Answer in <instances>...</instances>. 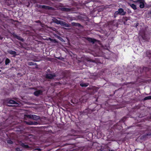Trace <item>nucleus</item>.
<instances>
[{
	"instance_id": "nucleus-22",
	"label": "nucleus",
	"mask_w": 151,
	"mask_h": 151,
	"mask_svg": "<svg viewBox=\"0 0 151 151\" xmlns=\"http://www.w3.org/2000/svg\"><path fill=\"white\" fill-rule=\"evenodd\" d=\"M131 7L134 10H136L137 9L136 6L135 5L133 4H131L130 5Z\"/></svg>"
},
{
	"instance_id": "nucleus-6",
	"label": "nucleus",
	"mask_w": 151,
	"mask_h": 151,
	"mask_svg": "<svg viewBox=\"0 0 151 151\" xmlns=\"http://www.w3.org/2000/svg\"><path fill=\"white\" fill-rule=\"evenodd\" d=\"M73 8H68L65 7L62 8L60 9V10L61 11L65 12H70L73 11Z\"/></svg>"
},
{
	"instance_id": "nucleus-20",
	"label": "nucleus",
	"mask_w": 151,
	"mask_h": 151,
	"mask_svg": "<svg viewBox=\"0 0 151 151\" xmlns=\"http://www.w3.org/2000/svg\"><path fill=\"white\" fill-rule=\"evenodd\" d=\"M21 146L25 148H27L29 147L28 145H25L24 143H21Z\"/></svg>"
},
{
	"instance_id": "nucleus-11",
	"label": "nucleus",
	"mask_w": 151,
	"mask_h": 151,
	"mask_svg": "<svg viewBox=\"0 0 151 151\" xmlns=\"http://www.w3.org/2000/svg\"><path fill=\"white\" fill-rule=\"evenodd\" d=\"M42 9H45L51 10H53L54 8L51 7L49 6H47L45 5H42Z\"/></svg>"
},
{
	"instance_id": "nucleus-39",
	"label": "nucleus",
	"mask_w": 151,
	"mask_h": 151,
	"mask_svg": "<svg viewBox=\"0 0 151 151\" xmlns=\"http://www.w3.org/2000/svg\"><path fill=\"white\" fill-rule=\"evenodd\" d=\"M39 151H41V150L40 149H37Z\"/></svg>"
},
{
	"instance_id": "nucleus-21",
	"label": "nucleus",
	"mask_w": 151,
	"mask_h": 151,
	"mask_svg": "<svg viewBox=\"0 0 151 151\" xmlns=\"http://www.w3.org/2000/svg\"><path fill=\"white\" fill-rule=\"evenodd\" d=\"M72 24L73 26H77L78 27H80L81 26V25L80 24L78 23H76L75 22H72Z\"/></svg>"
},
{
	"instance_id": "nucleus-8",
	"label": "nucleus",
	"mask_w": 151,
	"mask_h": 151,
	"mask_svg": "<svg viewBox=\"0 0 151 151\" xmlns=\"http://www.w3.org/2000/svg\"><path fill=\"white\" fill-rule=\"evenodd\" d=\"M60 25L62 26L67 27H70V24H68L65 22H63V21H62Z\"/></svg>"
},
{
	"instance_id": "nucleus-1",
	"label": "nucleus",
	"mask_w": 151,
	"mask_h": 151,
	"mask_svg": "<svg viewBox=\"0 0 151 151\" xmlns=\"http://www.w3.org/2000/svg\"><path fill=\"white\" fill-rule=\"evenodd\" d=\"M140 35L141 36L144 42H148L150 39L149 35L145 33V30H142L140 32Z\"/></svg>"
},
{
	"instance_id": "nucleus-5",
	"label": "nucleus",
	"mask_w": 151,
	"mask_h": 151,
	"mask_svg": "<svg viewBox=\"0 0 151 151\" xmlns=\"http://www.w3.org/2000/svg\"><path fill=\"white\" fill-rule=\"evenodd\" d=\"M137 2H139V7L141 8H143L145 6V1L144 0H137Z\"/></svg>"
},
{
	"instance_id": "nucleus-48",
	"label": "nucleus",
	"mask_w": 151,
	"mask_h": 151,
	"mask_svg": "<svg viewBox=\"0 0 151 151\" xmlns=\"http://www.w3.org/2000/svg\"><path fill=\"white\" fill-rule=\"evenodd\" d=\"M122 121H123V122H124V121H123V119H122Z\"/></svg>"
},
{
	"instance_id": "nucleus-4",
	"label": "nucleus",
	"mask_w": 151,
	"mask_h": 151,
	"mask_svg": "<svg viewBox=\"0 0 151 151\" xmlns=\"http://www.w3.org/2000/svg\"><path fill=\"white\" fill-rule=\"evenodd\" d=\"M56 76L55 74H46L45 76V78L47 79H52Z\"/></svg>"
},
{
	"instance_id": "nucleus-31",
	"label": "nucleus",
	"mask_w": 151,
	"mask_h": 151,
	"mask_svg": "<svg viewBox=\"0 0 151 151\" xmlns=\"http://www.w3.org/2000/svg\"><path fill=\"white\" fill-rule=\"evenodd\" d=\"M16 151H21L22 150H21L19 148L17 147L15 149Z\"/></svg>"
},
{
	"instance_id": "nucleus-42",
	"label": "nucleus",
	"mask_w": 151,
	"mask_h": 151,
	"mask_svg": "<svg viewBox=\"0 0 151 151\" xmlns=\"http://www.w3.org/2000/svg\"><path fill=\"white\" fill-rule=\"evenodd\" d=\"M3 68H4L3 67H1V69H2Z\"/></svg>"
},
{
	"instance_id": "nucleus-47",
	"label": "nucleus",
	"mask_w": 151,
	"mask_h": 151,
	"mask_svg": "<svg viewBox=\"0 0 151 151\" xmlns=\"http://www.w3.org/2000/svg\"><path fill=\"white\" fill-rule=\"evenodd\" d=\"M1 70H0V72H1Z\"/></svg>"
},
{
	"instance_id": "nucleus-12",
	"label": "nucleus",
	"mask_w": 151,
	"mask_h": 151,
	"mask_svg": "<svg viewBox=\"0 0 151 151\" xmlns=\"http://www.w3.org/2000/svg\"><path fill=\"white\" fill-rule=\"evenodd\" d=\"M62 21L58 20L55 18H54L53 19V22L58 24L61 25Z\"/></svg>"
},
{
	"instance_id": "nucleus-10",
	"label": "nucleus",
	"mask_w": 151,
	"mask_h": 151,
	"mask_svg": "<svg viewBox=\"0 0 151 151\" xmlns=\"http://www.w3.org/2000/svg\"><path fill=\"white\" fill-rule=\"evenodd\" d=\"M42 93V91L41 90H39L35 91L34 92V94L36 96H38L40 94H41Z\"/></svg>"
},
{
	"instance_id": "nucleus-27",
	"label": "nucleus",
	"mask_w": 151,
	"mask_h": 151,
	"mask_svg": "<svg viewBox=\"0 0 151 151\" xmlns=\"http://www.w3.org/2000/svg\"><path fill=\"white\" fill-rule=\"evenodd\" d=\"M7 143L9 144H12L13 143V142L10 139L7 140Z\"/></svg>"
},
{
	"instance_id": "nucleus-33",
	"label": "nucleus",
	"mask_w": 151,
	"mask_h": 151,
	"mask_svg": "<svg viewBox=\"0 0 151 151\" xmlns=\"http://www.w3.org/2000/svg\"><path fill=\"white\" fill-rule=\"evenodd\" d=\"M31 60H32L33 61H36V60L35 59H32Z\"/></svg>"
},
{
	"instance_id": "nucleus-38",
	"label": "nucleus",
	"mask_w": 151,
	"mask_h": 151,
	"mask_svg": "<svg viewBox=\"0 0 151 151\" xmlns=\"http://www.w3.org/2000/svg\"><path fill=\"white\" fill-rule=\"evenodd\" d=\"M148 14H151V10L149 12Z\"/></svg>"
},
{
	"instance_id": "nucleus-17",
	"label": "nucleus",
	"mask_w": 151,
	"mask_h": 151,
	"mask_svg": "<svg viewBox=\"0 0 151 151\" xmlns=\"http://www.w3.org/2000/svg\"><path fill=\"white\" fill-rule=\"evenodd\" d=\"M151 132L146 133L145 134L142 135L141 137H143V138H145L147 137L148 136H151Z\"/></svg>"
},
{
	"instance_id": "nucleus-3",
	"label": "nucleus",
	"mask_w": 151,
	"mask_h": 151,
	"mask_svg": "<svg viewBox=\"0 0 151 151\" xmlns=\"http://www.w3.org/2000/svg\"><path fill=\"white\" fill-rule=\"evenodd\" d=\"M27 117L36 120L40 119V116L35 115H27Z\"/></svg>"
},
{
	"instance_id": "nucleus-2",
	"label": "nucleus",
	"mask_w": 151,
	"mask_h": 151,
	"mask_svg": "<svg viewBox=\"0 0 151 151\" xmlns=\"http://www.w3.org/2000/svg\"><path fill=\"white\" fill-rule=\"evenodd\" d=\"M3 104L4 105H5L7 106H12V105H9L8 104H17V103L15 101L9 99H6L3 102Z\"/></svg>"
},
{
	"instance_id": "nucleus-46",
	"label": "nucleus",
	"mask_w": 151,
	"mask_h": 151,
	"mask_svg": "<svg viewBox=\"0 0 151 151\" xmlns=\"http://www.w3.org/2000/svg\"><path fill=\"white\" fill-rule=\"evenodd\" d=\"M50 131L52 132V131L51 130H50L49 132H50Z\"/></svg>"
},
{
	"instance_id": "nucleus-43",
	"label": "nucleus",
	"mask_w": 151,
	"mask_h": 151,
	"mask_svg": "<svg viewBox=\"0 0 151 151\" xmlns=\"http://www.w3.org/2000/svg\"><path fill=\"white\" fill-rule=\"evenodd\" d=\"M53 40L55 41L54 42H56V40Z\"/></svg>"
},
{
	"instance_id": "nucleus-16",
	"label": "nucleus",
	"mask_w": 151,
	"mask_h": 151,
	"mask_svg": "<svg viewBox=\"0 0 151 151\" xmlns=\"http://www.w3.org/2000/svg\"><path fill=\"white\" fill-rule=\"evenodd\" d=\"M28 64L29 65H36L35 66H38L37 65V64L33 62L29 61L28 63Z\"/></svg>"
},
{
	"instance_id": "nucleus-26",
	"label": "nucleus",
	"mask_w": 151,
	"mask_h": 151,
	"mask_svg": "<svg viewBox=\"0 0 151 151\" xmlns=\"http://www.w3.org/2000/svg\"><path fill=\"white\" fill-rule=\"evenodd\" d=\"M119 14V13L118 11H116L114 14V18L116 17L117 16H118Z\"/></svg>"
},
{
	"instance_id": "nucleus-23",
	"label": "nucleus",
	"mask_w": 151,
	"mask_h": 151,
	"mask_svg": "<svg viewBox=\"0 0 151 151\" xmlns=\"http://www.w3.org/2000/svg\"><path fill=\"white\" fill-rule=\"evenodd\" d=\"M10 62V60L8 58L6 59L5 61V64L6 65H7Z\"/></svg>"
},
{
	"instance_id": "nucleus-15",
	"label": "nucleus",
	"mask_w": 151,
	"mask_h": 151,
	"mask_svg": "<svg viewBox=\"0 0 151 151\" xmlns=\"http://www.w3.org/2000/svg\"><path fill=\"white\" fill-rule=\"evenodd\" d=\"M8 53L11 55H16L17 53L15 51H14L10 50L8 51Z\"/></svg>"
},
{
	"instance_id": "nucleus-25",
	"label": "nucleus",
	"mask_w": 151,
	"mask_h": 151,
	"mask_svg": "<svg viewBox=\"0 0 151 151\" xmlns=\"http://www.w3.org/2000/svg\"><path fill=\"white\" fill-rule=\"evenodd\" d=\"M149 99H151V96H146L144 99V100H146Z\"/></svg>"
},
{
	"instance_id": "nucleus-34",
	"label": "nucleus",
	"mask_w": 151,
	"mask_h": 151,
	"mask_svg": "<svg viewBox=\"0 0 151 151\" xmlns=\"http://www.w3.org/2000/svg\"><path fill=\"white\" fill-rule=\"evenodd\" d=\"M139 24L138 23H136V25H135V27H137L139 25Z\"/></svg>"
},
{
	"instance_id": "nucleus-7",
	"label": "nucleus",
	"mask_w": 151,
	"mask_h": 151,
	"mask_svg": "<svg viewBox=\"0 0 151 151\" xmlns=\"http://www.w3.org/2000/svg\"><path fill=\"white\" fill-rule=\"evenodd\" d=\"M86 39L89 42L92 43V44H94L95 42L96 41V39L89 37H87Z\"/></svg>"
},
{
	"instance_id": "nucleus-44",
	"label": "nucleus",
	"mask_w": 151,
	"mask_h": 151,
	"mask_svg": "<svg viewBox=\"0 0 151 151\" xmlns=\"http://www.w3.org/2000/svg\"><path fill=\"white\" fill-rule=\"evenodd\" d=\"M126 117H124V118L126 119Z\"/></svg>"
},
{
	"instance_id": "nucleus-28",
	"label": "nucleus",
	"mask_w": 151,
	"mask_h": 151,
	"mask_svg": "<svg viewBox=\"0 0 151 151\" xmlns=\"http://www.w3.org/2000/svg\"><path fill=\"white\" fill-rule=\"evenodd\" d=\"M58 59L60 60L63 61H65L64 60L65 59V58H63V57H59L57 58Z\"/></svg>"
},
{
	"instance_id": "nucleus-24",
	"label": "nucleus",
	"mask_w": 151,
	"mask_h": 151,
	"mask_svg": "<svg viewBox=\"0 0 151 151\" xmlns=\"http://www.w3.org/2000/svg\"><path fill=\"white\" fill-rule=\"evenodd\" d=\"M122 19H123V20L124 21V24H125V22H127L128 20V18L126 17H123Z\"/></svg>"
},
{
	"instance_id": "nucleus-14",
	"label": "nucleus",
	"mask_w": 151,
	"mask_h": 151,
	"mask_svg": "<svg viewBox=\"0 0 151 151\" xmlns=\"http://www.w3.org/2000/svg\"><path fill=\"white\" fill-rule=\"evenodd\" d=\"M146 55L147 57L150 58L151 57V50H148L146 52Z\"/></svg>"
},
{
	"instance_id": "nucleus-41",
	"label": "nucleus",
	"mask_w": 151,
	"mask_h": 151,
	"mask_svg": "<svg viewBox=\"0 0 151 151\" xmlns=\"http://www.w3.org/2000/svg\"><path fill=\"white\" fill-rule=\"evenodd\" d=\"M118 124V123H116V124L114 125V127H115V126H116Z\"/></svg>"
},
{
	"instance_id": "nucleus-30",
	"label": "nucleus",
	"mask_w": 151,
	"mask_h": 151,
	"mask_svg": "<svg viewBox=\"0 0 151 151\" xmlns=\"http://www.w3.org/2000/svg\"><path fill=\"white\" fill-rule=\"evenodd\" d=\"M42 5H37V7L39 9H42Z\"/></svg>"
},
{
	"instance_id": "nucleus-18",
	"label": "nucleus",
	"mask_w": 151,
	"mask_h": 151,
	"mask_svg": "<svg viewBox=\"0 0 151 151\" xmlns=\"http://www.w3.org/2000/svg\"><path fill=\"white\" fill-rule=\"evenodd\" d=\"M29 123V124L30 125H37L38 124V123L37 122H30Z\"/></svg>"
},
{
	"instance_id": "nucleus-35",
	"label": "nucleus",
	"mask_w": 151,
	"mask_h": 151,
	"mask_svg": "<svg viewBox=\"0 0 151 151\" xmlns=\"http://www.w3.org/2000/svg\"><path fill=\"white\" fill-rule=\"evenodd\" d=\"M36 22L37 23H40V20H38Z\"/></svg>"
},
{
	"instance_id": "nucleus-13",
	"label": "nucleus",
	"mask_w": 151,
	"mask_h": 151,
	"mask_svg": "<svg viewBox=\"0 0 151 151\" xmlns=\"http://www.w3.org/2000/svg\"><path fill=\"white\" fill-rule=\"evenodd\" d=\"M14 36L17 40L21 41L22 42L24 41V39L20 36H19L15 34L14 35Z\"/></svg>"
},
{
	"instance_id": "nucleus-36",
	"label": "nucleus",
	"mask_w": 151,
	"mask_h": 151,
	"mask_svg": "<svg viewBox=\"0 0 151 151\" xmlns=\"http://www.w3.org/2000/svg\"><path fill=\"white\" fill-rule=\"evenodd\" d=\"M130 84H134L135 83V82H130Z\"/></svg>"
},
{
	"instance_id": "nucleus-32",
	"label": "nucleus",
	"mask_w": 151,
	"mask_h": 151,
	"mask_svg": "<svg viewBox=\"0 0 151 151\" xmlns=\"http://www.w3.org/2000/svg\"><path fill=\"white\" fill-rule=\"evenodd\" d=\"M88 61H89L91 62H94V60H92L91 59H89L88 60Z\"/></svg>"
},
{
	"instance_id": "nucleus-29",
	"label": "nucleus",
	"mask_w": 151,
	"mask_h": 151,
	"mask_svg": "<svg viewBox=\"0 0 151 151\" xmlns=\"http://www.w3.org/2000/svg\"><path fill=\"white\" fill-rule=\"evenodd\" d=\"M50 2L49 1H46L44 2V3L43 4H44L50 5Z\"/></svg>"
},
{
	"instance_id": "nucleus-45",
	"label": "nucleus",
	"mask_w": 151,
	"mask_h": 151,
	"mask_svg": "<svg viewBox=\"0 0 151 151\" xmlns=\"http://www.w3.org/2000/svg\"><path fill=\"white\" fill-rule=\"evenodd\" d=\"M36 67V68H38V67Z\"/></svg>"
},
{
	"instance_id": "nucleus-19",
	"label": "nucleus",
	"mask_w": 151,
	"mask_h": 151,
	"mask_svg": "<svg viewBox=\"0 0 151 151\" xmlns=\"http://www.w3.org/2000/svg\"><path fill=\"white\" fill-rule=\"evenodd\" d=\"M88 85V84L86 83H81L80 84V85L81 87H86Z\"/></svg>"
},
{
	"instance_id": "nucleus-40",
	"label": "nucleus",
	"mask_w": 151,
	"mask_h": 151,
	"mask_svg": "<svg viewBox=\"0 0 151 151\" xmlns=\"http://www.w3.org/2000/svg\"><path fill=\"white\" fill-rule=\"evenodd\" d=\"M8 0H0V1H4L5 2L7 1Z\"/></svg>"
},
{
	"instance_id": "nucleus-9",
	"label": "nucleus",
	"mask_w": 151,
	"mask_h": 151,
	"mask_svg": "<svg viewBox=\"0 0 151 151\" xmlns=\"http://www.w3.org/2000/svg\"><path fill=\"white\" fill-rule=\"evenodd\" d=\"M118 11L120 15H124L126 14V12H124V9L122 8H120L119 9Z\"/></svg>"
},
{
	"instance_id": "nucleus-37",
	"label": "nucleus",
	"mask_w": 151,
	"mask_h": 151,
	"mask_svg": "<svg viewBox=\"0 0 151 151\" xmlns=\"http://www.w3.org/2000/svg\"><path fill=\"white\" fill-rule=\"evenodd\" d=\"M3 39V37L0 35V40H2Z\"/></svg>"
}]
</instances>
